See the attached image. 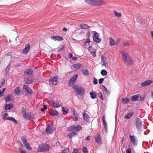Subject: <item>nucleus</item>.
<instances>
[{
  "mask_svg": "<svg viewBox=\"0 0 153 153\" xmlns=\"http://www.w3.org/2000/svg\"><path fill=\"white\" fill-rule=\"evenodd\" d=\"M102 86L104 88L103 91L106 92L108 95H109L110 93V91L107 90L106 87L104 85H102Z\"/></svg>",
  "mask_w": 153,
  "mask_h": 153,
  "instance_id": "obj_35",
  "label": "nucleus"
},
{
  "mask_svg": "<svg viewBox=\"0 0 153 153\" xmlns=\"http://www.w3.org/2000/svg\"><path fill=\"white\" fill-rule=\"evenodd\" d=\"M123 45L124 46H129L130 45V44L128 42H126L123 43Z\"/></svg>",
  "mask_w": 153,
  "mask_h": 153,
  "instance_id": "obj_57",
  "label": "nucleus"
},
{
  "mask_svg": "<svg viewBox=\"0 0 153 153\" xmlns=\"http://www.w3.org/2000/svg\"><path fill=\"white\" fill-rule=\"evenodd\" d=\"M87 40L85 42V44L87 43H89L90 42V41L89 39V38H87Z\"/></svg>",
  "mask_w": 153,
  "mask_h": 153,
  "instance_id": "obj_61",
  "label": "nucleus"
},
{
  "mask_svg": "<svg viewBox=\"0 0 153 153\" xmlns=\"http://www.w3.org/2000/svg\"><path fill=\"white\" fill-rule=\"evenodd\" d=\"M82 150L83 153H88V152L87 148L85 146L83 147Z\"/></svg>",
  "mask_w": 153,
  "mask_h": 153,
  "instance_id": "obj_42",
  "label": "nucleus"
},
{
  "mask_svg": "<svg viewBox=\"0 0 153 153\" xmlns=\"http://www.w3.org/2000/svg\"><path fill=\"white\" fill-rule=\"evenodd\" d=\"M80 28L81 29H89L90 27L85 24H82L80 25Z\"/></svg>",
  "mask_w": 153,
  "mask_h": 153,
  "instance_id": "obj_32",
  "label": "nucleus"
},
{
  "mask_svg": "<svg viewBox=\"0 0 153 153\" xmlns=\"http://www.w3.org/2000/svg\"><path fill=\"white\" fill-rule=\"evenodd\" d=\"M138 95L139 94H135L131 96V101L133 102L137 101L139 98Z\"/></svg>",
  "mask_w": 153,
  "mask_h": 153,
  "instance_id": "obj_26",
  "label": "nucleus"
},
{
  "mask_svg": "<svg viewBox=\"0 0 153 153\" xmlns=\"http://www.w3.org/2000/svg\"><path fill=\"white\" fill-rule=\"evenodd\" d=\"M72 88L78 95H82L84 94L85 91L83 87H78L77 86L74 85L73 86Z\"/></svg>",
  "mask_w": 153,
  "mask_h": 153,
  "instance_id": "obj_5",
  "label": "nucleus"
},
{
  "mask_svg": "<svg viewBox=\"0 0 153 153\" xmlns=\"http://www.w3.org/2000/svg\"><path fill=\"white\" fill-rule=\"evenodd\" d=\"M114 14L115 15L118 17H120L121 16V13H118L117 12V11L116 10H114Z\"/></svg>",
  "mask_w": 153,
  "mask_h": 153,
  "instance_id": "obj_38",
  "label": "nucleus"
},
{
  "mask_svg": "<svg viewBox=\"0 0 153 153\" xmlns=\"http://www.w3.org/2000/svg\"><path fill=\"white\" fill-rule=\"evenodd\" d=\"M93 83L95 85H96L98 83V81L97 79L95 78H93Z\"/></svg>",
  "mask_w": 153,
  "mask_h": 153,
  "instance_id": "obj_46",
  "label": "nucleus"
},
{
  "mask_svg": "<svg viewBox=\"0 0 153 153\" xmlns=\"http://www.w3.org/2000/svg\"><path fill=\"white\" fill-rule=\"evenodd\" d=\"M109 39V45L110 46L117 45L115 41L112 37H110Z\"/></svg>",
  "mask_w": 153,
  "mask_h": 153,
  "instance_id": "obj_24",
  "label": "nucleus"
},
{
  "mask_svg": "<svg viewBox=\"0 0 153 153\" xmlns=\"http://www.w3.org/2000/svg\"><path fill=\"white\" fill-rule=\"evenodd\" d=\"M23 88L25 89L26 91L30 95H31L32 93V91L31 90L30 88L28 87L27 85H23Z\"/></svg>",
  "mask_w": 153,
  "mask_h": 153,
  "instance_id": "obj_22",
  "label": "nucleus"
},
{
  "mask_svg": "<svg viewBox=\"0 0 153 153\" xmlns=\"http://www.w3.org/2000/svg\"><path fill=\"white\" fill-rule=\"evenodd\" d=\"M135 126L137 132L140 133L141 132V129L142 127L143 123L141 119L139 117H137L135 119Z\"/></svg>",
  "mask_w": 153,
  "mask_h": 153,
  "instance_id": "obj_3",
  "label": "nucleus"
},
{
  "mask_svg": "<svg viewBox=\"0 0 153 153\" xmlns=\"http://www.w3.org/2000/svg\"><path fill=\"white\" fill-rule=\"evenodd\" d=\"M101 74L102 76H106L107 74V72L105 70L103 69L101 71Z\"/></svg>",
  "mask_w": 153,
  "mask_h": 153,
  "instance_id": "obj_37",
  "label": "nucleus"
},
{
  "mask_svg": "<svg viewBox=\"0 0 153 153\" xmlns=\"http://www.w3.org/2000/svg\"><path fill=\"white\" fill-rule=\"evenodd\" d=\"M64 48V46L63 45H62L61 47L59 48L58 50V51H61Z\"/></svg>",
  "mask_w": 153,
  "mask_h": 153,
  "instance_id": "obj_53",
  "label": "nucleus"
},
{
  "mask_svg": "<svg viewBox=\"0 0 153 153\" xmlns=\"http://www.w3.org/2000/svg\"><path fill=\"white\" fill-rule=\"evenodd\" d=\"M49 105L51 106H53L54 107H55L56 106L57 107H58L59 106H60V105L59 104V102L57 101H56L54 102L53 100H51L50 102Z\"/></svg>",
  "mask_w": 153,
  "mask_h": 153,
  "instance_id": "obj_20",
  "label": "nucleus"
},
{
  "mask_svg": "<svg viewBox=\"0 0 153 153\" xmlns=\"http://www.w3.org/2000/svg\"><path fill=\"white\" fill-rule=\"evenodd\" d=\"M152 83H153V81L148 80L142 83L141 84V85L142 87H145L150 85Z\"/></svg>",
  "mask_w": 153,
  "mask_h": 153,
  "instance_id": "obj_18",
  "label": "nucleus"
},
{
  "mask_svg": "<svg viewBox=\"0 0 153 153\" xmlns=\"http://www.w3.org/2000/svg\"><path fill=\"white\" fill-rule=\"evenodd\" d=\"M21 140L24 145L28 143L27 140L25 137H22Z\"/></svg>",
  "mask_w": 153,
  "mask_h": 153,
  "instance_id": "obj_33",
  "label": "nucleus"
},
{
  "mask_svg": "<svg viewBox=\"0 0 153 153\" xmlns=\"http://www.w3.org/2000/svg\"><path fill=\"white\" fill-rule=\"evenodd\" d=\"M85 1L95 6L102 5L105 3L104 1L102 0H85Z\"/></svg>",
  "mask_w": 153,
  "mask_h": 153,
  "instance_id": "obj_2",
  "label": "nucleus"
},
{
  "mask_svg": "<svg viewBox=\"0 0 153 153\" xmlns=\"http://www.w3.org/2000/svg\"><path fill=\"white\" fill-rule=\"evenodd\" d=\"M95 142L99 144H102V140L100 135L98 134L95 137Z\"/></svg>",
  "mask_w": 153,
  "mask_h": 153,
  "instance_id": "obj_14",
  "label": "nucleus"
},
{
  "mask_svg": "<svg viewBox=\"0 0 153 153\" xmlns=\"http://www.w3.org/2000/svg\"><path fill=\"white\" fill-rule=\"evenodd\" d=\"M43 108H41V111H42V112H44L46 110L47 108V106L45 105H43Z\"/></svg>",
  "mask_w": 153,
  "mask_h": 153,
  "instance_id": "obj_45",
  "label": "nucleus"
},
{
  "mask_svg": "<svg viewBox=\"0 0 153 153\" xmlns=\"http://www.w3.org/2000/svg\"><path fill=\"white\" fill-rule=\"evenodd\" d=\"M21 64H22L20 63H18L16 64L15 65V67H19L21 65Z\"/></svg>",
  "mask_w": 153,
  "mask_h": 153,
  "instance_id": "obj_62",
  "label": "nucleus"
},
{
  "mask_svg": "<svg viewBox=\"0 0 153 153\" xmlns=\"http://www.w3.org/2000/svg\"><path fill=\"white\" fill-rule=\"evenodd\" d=\"M82 129V128L79 125H78L77 126L73 125L70 127L69 130L70 131H80Z\"/></svg>",
  "mask_w": 153,
  "mask_h": 153,
  "instance_id": "obj_9",
  "label": "nucleus"
},
{
  "mask_svg": "<svg viewBox=\"0 0 153 153\" xmlns=\"http://www.w3.org/2000/svg\"><path fill=\"white\" fill-rule=\"evenodd\" d=\"M67 137H68L69 139L71 138H72V134L71 133H70L68 134L67 136Z\"/></svg>",
  "mask_w": 153,
  "mask_h": 153,
  "instance_id": "obj_56",
  "label": "nucleus"
},
{
  "mask_svg": "<svg viewBox=\"0 0 153 153\" xmlns=\"http://www.w3.org/2000/svg\"><path fill=\"white\" fill-rule=\"evenodd\" d=\"M24 146L25 148L28 150H32V148L30 146V145L28 143L27 144L25 145Z\"/></svg>",
  "mask_w": 153,
  "mask_h": 153,
  "instance_id": "obj_39",
  "label": "nucleus"
},
{
  "mask_svg": "<svg viewBox=\"0 0 153 153\" xmlns=\"http://www.w3.org/2000/svg\"><path fill=\"white\" fill-rule=\"evenodd\" d=\"M26 112L25 111V108L24 107H23L22 108V110H21V113L22 114Z\"/></svg>",
  "mask_w": 153,
  "mask_h": 153,
  "instance_id": "obj_54",
  "label": "nucleus"
},
{
  "mask_svg": "<svg viewBox=\"0 0 153 153\" xmlns=\"http://www.w3.org/2000/svg\"><path fill=\"white\" fill-rule=\"evenodd\" d=\"M81 71L84 75L87 76L89 74V72L87 69H83Z\"/></svg>",
  "mask_w": 153,
  "mask_h": 153,
  "instance_id": "obj_30",
  "label": "nucleus"
},
{
  "mask_svg": "<svg viewBox=\"0 0 153 153\" xmlns=\"http://www.w3.org/2000/svg\"><path fill=\"white\" fill-rule=\"evenodd\" d=\"M139 96L140 97L139 100L141 101H143L144 100V99L145 98V96H141L140 95H139Z\"/></svg>",
  "mask_w": 153,
  "mask_h": 153,
  "instance_id": "obj_49",
  "label": "nucleus"
},
{
  "mask_svg": "<svg viewBox=\"0 0 153 153\" xmlns=\"http://www.w3.org/2000/svg\"><path fill=\"white\" fill-rule=\"evenodd\" d=\"M12 53V52H10L7 53L6 54L7 56H11L12 55V54H11Z\"/></svg>",
  "mask_w": 153,
  "mask_h": 153,
  "instance_id": "obj_64",
  "label": "nucleus"
},
{
  "mask_svg": "<svg viewBox=\"0 0 153 153\" xmlns=\"http://www.w3.org/2000/svg\"><path fill=\"white\" fill-rule=\"evenodd\" d=\"M89 95H90L91 98L92 99H94L97 97V94L94 91L90 92L89 93Z\"/></svg>",
  "mask_w": 153,
  "mask_h": 153,
  "instance_id": "obj_29",
  "label": "nucleus"
},
{
  "mask_svg": "<svg viewBox=\"0 0 153 153\" xmlns=\"http://www.w3.org/2000/svg\"><path fill=\"white\" fill-rule=\"evenodd\" d=\"M51 39L54 40L55 41L57 40L58 41H60L62 40L63 38L62 37L60 36H52L51 37Z\"/></svg>",
  "mask_w": 153,
  "mask_h": 153,
  "instance_id": "obj_19",
  "label": "nucleus"
},
{
  "mask_svg": "<svg viewBox=\"0 0 153 153\" xmlns=\"http://www.w3.org/2000/svg\"><path fill=\"white\" fill-rule=\"evenodd\" d=\"M93 32L94 33L92 36L93 41L96 43H100L101 42V39L99 37V34L94 31H93Z\"/></svg>",
  "mask_w": 153,
  "mask_h": 153,
  "instance_id": "obj_6",
  "label": "nucleus"
},
{
  "mask_svg": "<svg viewBox=\"0 0 153 153\" xmlns=\"http://www.w3.org/2000/svg\"><path fill=\"white\" fill-rule=\"evenodd\" d=\"M53 127L52 126H48L46 129V131L47 133L51 134L53 132L52 128Z\"/></svg>",
  "mask_w": 153,
  "mask_h": 153,
  "instance_id": "obj_23",
  "label": "nucleus"
},
{
  "mask_svg": "<svg viewBox=\"0 0 153 153\" xmlns=\"http://www.w3.org/2000/svg\"><path fill=\"white\" fill-rule=\"evenodd\" d=\"M10 67L8 69L6 68H5V72L6 74L8 72L9 70H10Z\"/></svg>",
  "mask_w": 153,
  "mask_h": 153,
  "instance_id": "obj_55",
  "label": "nucleus"
},
{
  "mask_svg": "<svg viewBox=\"0 0 153 153\" xmlns=\"http://www.w3.org/2000/svg\"><path fill=\"white\" fill-rule=\"evenodd\" d=\"M134 114V112L133 111H132L128 113L127 115H125V116L124 118L127 119H129L131 118V117Z\"/></svg>",
  "mask_w": 153,
  "mask_h": 153,
  "instance_id": "obj_25",
  "label": "nucleus"
},
{
  "mask_svg": "<svg viewBox=\"0 0 153 153\" xmlns=\"http://www.w3.org/2000/svg\"><path fill=\"white\" fill-rule=\"evenodd\" d=\"M34 74V72L33 69L28 68L24 72V76H32V75Z\"/></svg>",
  "mask_w": 153,
  "mask_h": 153,
  "instance_id": "obj_11",
  "label": "nucleus"
},
{
  "mask_svg": "<svg viewBox=\"0 0 153 153\" xmlns=\"http://www.w3.org/2000/svg\"><path fill=\"white\" fill-rule=\"evenodd\" d=\"M29 51V50L25 47L22 51V53L24 54H26L28 53Z\"/></svg>",
  "mask_w": 153,
  "mask_h": 153,
  "instance_id": "obj_43",
  "label": "nucleus"
},
{
  "mask_svg": "<svg viewBox=\"0 0 153 153\" xmlns=\"http://www.w3.org/2000/svg\"><path fill=\"white\" fill-rule=\"evenodd\" d=\"M25 47L29 51L30 47V44H27L25 45Z\"/></svg>",
  "mask_w": 153,
  "mask_h": 153,
  "instance_id": "obj_47",
  "label": "nucleus"
},
{
  "mask_svg": "<svg viewBox=\"0 0 153 153\" xmlns=\"http://www.w3.org/2000/svg\"><path fill=\"white\" fill-rule=\"evenodd\" d=\"M2 119L3 120H11L14 122L16 124H17L18 123L16 120L15 119L12 117H3Z\"/></svg>",
  "mask_w": 153,
  "mask_h": 153,
  "instance_id": "obj_15",
  "label": "nucleus"
},
{
  "mask_svg": "<svg viewBox=\"0 0 153 153\" xmlns=\"http://www.w3.org/2000/svg\"><path fill=\"white\" fill-rule=\"evenodd\" d=\"M101 57L102 62H106V58L105 56L103 55H102Z\"/></svg>",
  "mask_w": 153,
  "mask_h": 153,
  "instance_id": "obj_40",
  "label": "nucleus"
},
{
  "mask_svg": "<svg viewBox=\"0 0 153 153\" xmlns=\"http://www.w3.org/2000/svg\"><path fill=\"white\" fill-rule=\"evenodd\" d=\"M90 35V32L89 31H88L86 33V38H89V37Z\"/></svg>",
  "mask_w": 153,
  "mask_h": 153,
  "instance_id": "obj_52",
  "label": "nucleus"
},
{
  "mask_svg": "<svg viewBox=\"0 0 153 153\" xmlns=\"http://www.w3.org/2000/svg\"><path fill=\"white\" fill-rule=\"evenodd\" d=\"M79 149V148H78L77 149H73V152L72 153H77Z\"/></svg>",
  "mask_w": 153,
  "mask_h": 153,
  "instance_id": "obj_51",
  "label": "nucleus"
},
{
  "mask_svg": "<svg viewBox=\"0 0 153 153\" xmlns=\"http://www.w3.org/2000/svg\"><path fill=\"white\" fill-rule=\"evenodd\" d=\"M97 96L98 97L100 98L102 100H104L103 97L102 96V95L101 92H100L97 94Z\"/></svg>",
  "mask_w": 153,
  "mask_h": 153,
  "instance_id": "obj_41",
  "label": "nucleus"
},
{
  "mask_svg": "<svg viewBox=\"0 0 153 153\" xmlns=\"http://www.w3.org/2000/svg\"><path fill=\"white\" fill-rule=\"evenodd\" d=\"M77 77L78 75L76 74L70 78L68 83V85L69 86H72L75 84L77 80Z\"/></svg>",
  "mask_w": 153,
  "mask_h": 153,
  "instance_id": "obj_7",
  "label": "nucleus"
},
{
  "mask_svg": "<svg viewBox=\"0 0 153 153\" xmlns=\"http://www.w3.org/2000/svg\"><path fill=\"white\" fill-rule=\"evenodd\" d=\"M23 117L26 120H30L33 119L30 114L28 112H25L22 114Z\"/></svg>",
  "mask_w": 153,
  "mask_h": 153,
  "instance_id": "obj_10",
  "label": "nucleus"
},
{
  "mask_svg": "<svg viewBox=\"0 0 153 153\" xmlns=\"http://www.w3.org/2000/svg\"><path fill=\"white\" fill-rule=\"evenodd\" d=\"M13 107V104L12 103L6 104L5 105V109L6 110H9L10 109Z\"/></svg>",
  "mask_w": 153,
  "mask_h": 153,
  "instance_id": "obj_27",
  "label": "nucleus"
},
{
  "mask_svg": "<svg viewBox=\"0 0 153 153\" xmlns=\"http://www.w3.org/2000/svg\"><path fill=\"white\" fill-rule=\"evenodd\" d=\"M5 80L4 79H3L2 80V81L1 83V86H3L5 84Z\"/></svg>",
  "mask_w": 153,
  "mask_h": 153,
  "instance_id": "obj_63",
  "label": "nucleus"
},
{
  "mask_svg": "<svg viewBox=\"0 0 153 153\" xmlns=\"http://www.w3.org/2000/svg\"><path fill=\"white\" fill-rule=\"evenodd\" d=\"M129 102V99L127 98H124L123 99L122 102L123 104H127Z\"/></svg>",
  "mask_w": 153,
  "mask_h": 153,
  "instance_id": "obj_34",
  "label": "nucleus"
},
{
  "mask_svg": "<svg viewBox=\"0 0 153 153\" xmlns=\"http://www.w3.org/2000/svg\"><path fill=\"white\" fill-rule=\"evenodd\" d=\"M104 80V79L103 78H101L99 79V83L101 84H102Z\"/></svg>",
  "mask_w": 153,
  "mask_h": 153,
  "instance_id": "obj_48",
  "label": "nucleus"
},
{
  "mask_svg": "<svg viewBox=\"0 0 153 153\" xmlns=\"http://www.w3.org/2000/svg\"><path fill=\"white\" fill-rule=\"evenodd\" d=\"M21 90L19 87H18L14 90V92L15 94L17 95H19L20 93Z\"/></svg>",
  "mask_w": 153,
  "mask_h": 153,
  "instance_id": "obj_28",
  "label": "nucleus"
},
{
  "mask_svg": "<svg viewBox=\"0 0 153 153\" xmlns=\"http://www.w3.org/2000/svg\"><path fill=\"white\" fill-rule=\"evenodd\" d=\"M75 68H76L77 69H79L81 67H82V65L79 63L75 64L72 65Z\"/></svg>",
  "mask_w": 153,
  "mask_h": 153,
  "instance_id": "obj_31",
  "label": "nucleus"
},
{
  "mask_svg": "<svg viewBox=\"0 0 153 153\" xmlns=\"http://www.w3.org/2000/svg\"><path fill=\"white\" fill-rule=\"evenodd\" d=\"M83 119L86 121L87 123L90 122L89 116L88 114H86L85 112L83 113Z\"/></svg>",
  "mask_w": 153,
  "mask_h": 153,
  "instance_id": "obj_21",
  "label": "nucleus"
},
{
  "mask_svg": "<svg viewBox=\"0 0 153 153\" xmlns=\"http://www.w3.org/2000/svg\"><path fill=\"white\" fill-rule=\"evenodd\" d=\"M62 111H63V114H66L68 112L67 111L65 110L63 107H62Z\"/></svg>",
  "mask_w": 153,
  "mask_h": 153,
  "instance_id": "obj_50",
  "label": "nucleus"
},
{
  "mask_svg": "<svg viewBox=\"0 0 153 153\" xmlns=\"http://www.w3.org/2000/svg\"><path fill=\"white\" fill-rule=\"evenodd\" d=\"M13 99V96L11 94H9L4 97V100L6 102H10Z\"/></svg>",
  "mask_w": 153,
  "mask_h": 153,
  "instance_id": "obj_17",
  "label": "nucleus"
},
{
  "mask_svg": "<svg viewBox=\"0 0 153 153\" xmlns=\"http://www.w3.org/2000/svg\"><path fill=\"white\" fill-rule=\"evenodd\" d=\"M24 80L26 84H30L33 81V79L32 76H24Z\"/></svg>",
  "mask_w": 153,
  "mask_h": 153,
  "instance_id": "obj_8",
  "label": "nucleus"
},
{
  "mask_svg": "<svg viewBox=\"0 0 153 153\" xmlns=\"http://www.w3.org/2000/svg\"><path fill=\"white\" fill-rule=\"evenodd\" d=\"M23 146L22 144V143H21V145H20V146L19 148V152L20 151L22 150V148Z\"/></svg>",
  "mask_w": 153,
  "mask_h": 153,
  "instance_id": "obj_59",
  "label": "nucleus"
},
{
  "mask_svg": "<svg viewBox=\"0 0 153 153\" xmlns=\"http://www.w3.org/2000/svg\"><path fill=\"white\" fill-rule=\"evenodd\" d=\"M131 142L132 143V145L134 146H137V141L136 140V137L134 135L129 136Z\"/></svg>",
  "mask_w": 153,
  "mask_h": 153,
  "instance_id": "obj_12",
  "label": "nucleus"
},
{
  "mask_svg": "<svg viewBox=\"0 0 153 153\" xmlns=\"http://www.w3.org/2000/svg\"><path fill=\"white\" fill-rule=\"evenodd\" d=\"M50 146L47 144L41 145L38 147L39 151L40 152H46L49 151Z\"/></svg>",
  "mask_w": 153,
  "mask_h": 153,
  "instance_id": "obj_4",
  "label": "nucleus"
},
{
  "mask_svg": "<svg viewBox=\"0 0 153 153\" xmlns=\"http://www.w3.org/2000/svg\"><path fill=\"white\" fill-rule=\"evenodd\" d=\"M6 88H3L0 90V97H1L3 96L4 94V92Z\"/></svg>",
  "mask_w": 153,
  "mask_h": 153,
  "instance_id": "obj_36",
  "label": "nucleus"
},
{
  "mask_svg": "<svg viewBox=\"0 0 153 153\" xmlns=\"http://www.w3.org/2000/svg\"><path fill=\"white\" fill-rule=\"evenodd\" d=\"M49 114L52 116H58L59 115V113L56 109H50L49 111Z\"/></svg>",
  "mask_w": 153,
  "mask_h": 153,
  "instance_id": "obj_13",
  "label": "nucleus"
},
{
  "mask_svg": "<svg viewBox=\"0 0 153 153\" xmlns=\"http://www.w3.org/2000/svg\"><path fill=\"white\" fill-rule=\"evenodd\" d=\"M120 53L121 54L123 60L127 63V65L131 66L133 64V62L131 57L128 55V53L125 51H120Z\"/></svg>",
  "mask_w": 153,
  "mask_h": 153,
  "instance_id": "obj_1",
  "label": "nucleus"
},
{
  "mask_svg": "<svg viewBox=\"0 0 153 153\" xmlns=\"http://www.w3.org/2000/svg\"><path fill=\"white\" fill-rule=\"evenodd\" d=\"M56 147H59V146H60V144L59 142V141H57L56 142Z\"/></svg>",
  "mask_w": 153,
  "mask_h": 153,
  "instance_id": "obj_60",
  "label": "nucleus"
},
{
  "mask_svg": "<svg viewBox=\"0 0 153 153\" xmlns=\"http://www.w3.org/2000/svg\"><path fill=\"white\" fill-rule=\"evenodd\" d=\"M49 80L50 82L52 83L53 85H56L57 84V79L55 76H51Z\"/></svg>",
  "mask_w": 153,
  "mask_h": 153,
  "instance_id": "obj_16",
  "label": "nucleus"
},
{
  "mask_svg": "<svg viewBox=\"0 0 153 153\" xmlns=\"http://www.w3.org/2000/svg\"><path fill=\"white\" fill-rule=\"evenodd\" d=\"M126 153H131V149L130 148H128L126 151Z\"/></svg>",
  "mask_w": 153,
  "mask_h": 153,
  "instance_id": "obj_58",
  "label": "nucleus"
},
{
  "mask_svg": "<svg viewBox=\"0 0 153 153\" xmlns=\"http://www.w3.org/2000/svg\"><path fill=\"white\" fill-rule=\"evenodd\" d=\"M69 148H66L62 151V153H68Z\"/></svg>",
  "mask_w": 153,
  "mask_h": 153,
  "instance_id": "obj_44",
  "label": "nucleus"
}]
</instances>
